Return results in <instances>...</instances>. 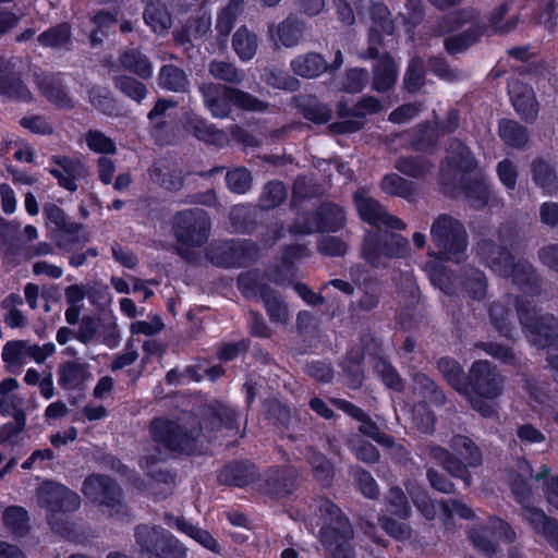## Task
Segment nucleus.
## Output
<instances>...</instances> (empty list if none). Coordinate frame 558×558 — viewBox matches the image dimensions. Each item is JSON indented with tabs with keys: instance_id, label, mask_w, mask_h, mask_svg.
I'll return each instance as SVG.
<instances>
[{
	"instance_id": "1",
	"label": "nucleus",
	"mask_w": 558,
	"mask_h": 558,
	"mask_svg": "<svg viewBox=\"0 0 558 558\" xmlns=\"http://www.w3.org/2000/svg\"><path fill=\"white\" fill-rule=\"evenodd\" d=\"M318 510L324 521L319 537L332 558H355L352 547L353 526L341 508L329 498L319 501Z\"/></svg>"
},
{
	"instance_id": "2",
	"label": "nucleus",
	"mask_w": 558,
	"mask_h": 558,
	"mask_svg": "<svg viewBox=\"0 0 558 558\" xmlns=\"http://www.w3.org/2000/svg\"><path fill=\"white\" fill-rule=\"evenodd\" d=\"M211 219L199 207L179 210L173 216L172 232L177 240L175 253L184 260H191L194 247H202L209 239Z\"/></svg>"
},
{
	"instance_id": "3",
	"label": "nucleus",
	"mask_w": 558,
	"mask_h": 558,
	"mask_svg": "<svg viewBox=\"0 0 558 558\" xmlns=\"http://www.w3.org/2000/svg\"><path fill=\"white\" fill-rule=\"evenodd\" d=\"M82 493L92 502L107 508L110 518L126 522L132 519V511L123 501V489L110 475L101 473L87 475L82 485Z\"/></svg>"
},
{
	"instance_id": "4",
	"label": "nucleus",
	"mask_w": 558,
	"mask_h": 558,
	"mask_svg": "<svg viewBox=\"0 0 558 558\" xmlns=\"http://www.w3.org/2000/svg\"><path fill=\"white\" fill-rule=\"evenodd\" d=\"M202 432L201 422L187 428L178 421L163 416L153 418L149 424L153 440L163 449L179 454L194 453Z\"/></svg>"
},
{
	"instance_id": "5",
	"label": "nucleus",
	"mask_w": 558,
	"mask_h": 558,
	"mask_svg": "<svg viewBox=\"0 0 558 558\" xmlns=\"http://www.w3.org/2000/svg\"><path fill=\"white\" fill-rule=\"evenodd\" d=\"M205 257L218 268H245L257 262L259 246L247 239L214 241L205 248Z\"/></svg>"
},
{
	"instance_id": "6",
	"label": "nucleus",
	"mask_w": 558,
	"mask_h": 558,
	"mask_svg": "<svg viewBox=\"0 0 558 558\" xmlns=\"http://www.w3.org/2000/svg\"><path fill=\"white\" fill-rule=\"evenodd\" d=\"M135 543L141 558H186L187 548L169 531L160 526H136Z\"/></svg>"
},
{
	"instance_id": "7",
	"label": "nucleus",
	"mask_w": 558,
	"mask_h": 558,
	"mask_svg": "<svg viewBox=\"0 0 558 558\" xmlns=\"http://www.w3.org/2000/svg\"><path fill=\"white\" fill-rule=\"evenodd\" d=\"M409 251V241L399 233L390 231L367 232L364 235L361 253L372 267L386 266L387 259L403 258Z\"/></svg>"
},
{
	"instance_id": "8",
	"label": "nucleus",
	"mask_w": 558,
	"mask_h": 558,
	"mask_svg": "<svg viewBox=\"0 0 558 558\" xmlns=\"http://www.w3.org/2000/svg\"><path fill=\"white\" fill-rule=\"evenodd\" d=\"M512 526L498 515H489L485 523L474 524L468 532L472 546L484 557L493 558L499 548V541L511 544L515 541Z\"/></svg>"
},
{
	"instance_id": "9",
	"label": "nucleus",
	"mask_w": 558,
	"mask_h": 558,
	"mask_svg": "<svg viewBox=\"0 0 558 558\" xmlns=\"http://www.w3.org/2000/svg\"><path fill=\"white\" fill-rule=\"evenodd\" d=\"M300 486V474L290 464L270 465L258 472L255 490L272 500H281L293 495Z\"/></svg>"
},
{
	"instance_id": "10",
	"label": "nucleus",
	"mask_w": 558,
	"mask_h": 558,
	"mask_svg": "<svg viewBox=\"0 0 558 558\" xmlns=\"http://www.w3.org/2000/svg\"><path fill=\"white\" fill-rule=\"evenodd\" d=\"M430 236L447 259L462 255L468 247L469 238L464 225L448 214H440L435 218Z\"/></svg>"
},
{
	"instance_id": "11",
	"label": "nucleus",
	"mask_w": 558,
	"mask_h": 558,
	"mask_svg": "<svg viewBox=\"0 0 558 558\" xmlns=\"http://www.w3.org/2000/svg\"><path fill=\"white\" fill-rule=\"evenodd\" d=\"M504 379L496 366L487 360H476L469 368L463 396L495 399L502 392Z\"/></svg>"
},
{
	"instance_id": "12",
	"label": "nucleus",
	"mask_w": 558,
	"mask_h": 558,
	"mask_svg": "<svg viewBox=\"0 0 558 558\" xmlns=\"http://www.w3.org/2000/svg\"><path fill=\"white\" fill-rule=\"evenodd\" d=\"M238 289L245 296H255L263 301L271 323H284L288 317V306L278 291L268 283L262 282L250 272L238 277Z\"/></svg>"
},
{
	"instance_id": "13",
	"label": "nucleus",
	"mask_w": 558,
	"mask_h": 558,
	"mask_svg": "<svg viewBox=\"0 0 558 558\" xmlns=\"http://www.w3.org/2000/svg\"><path fill=\"white\" fill-rule=\"evenodd\" d=\"M38 504L50 513H71L81 506L80 496L61 483L47 481L37 493Z\"/></svg>"
},
{
	"instance_id": "14",
	"label": "nucleus",
	"mask_w": 558,
	"mask_h": 558,
	"mask_svg": "<svg viewBox=\"0 0 558 558\" xmlns=\"http://www.w3.org/2000/svg\"><path fill=\"white\" fill-rule=\"evenodd\" d=\"M396 141L405 150L433 155L439 143V134L436 132L434 122L425 120L414 128L393 134Z\"/></svg>"
},
{
	"instance_id": "15",
	"label": "nucleus",
	"mask_w": 558,
	"mask_h": 558,
	"mask_svg": "<svg viewBox=\"0 0 558 558\" xmlns=\"http://www.w3.org/2000/svg\"><path fill=\"white\" fill-rule=\"evenodd\" d=\"M332 404L345 415L361 423L357 430L363 436L374 440L384 448L395 447L396 438L390 434L381 432L377 423L362 408L349 400L340 398L332 399Z\"/></svg>"
},
{
	"instance_id": "16",
	"label": "nucleus",
	"mask_w": 558,
	"mask_h": 558,
	"mask_svg": "<svg viewBox=\"0 0 558 558\" xmlns=\"http://www.w3.org/2000/svg\"><path fill=\"white\" fill-rule=\"evenodd\" d=\"M241 412L222 401L215 400L204 405L201 411V424L210 432L226 429L232 434L240 430Z\"/></svg>"
},
{
	"instance_id": "17",
	"label": "nucleus",
	"mask_w": 558,
	"mask_h": 558,
	"mask_svg": "<svg viewBox=\"0 0 558 558\" xmlns=\"http://www.w3.org/2000/svg\"><path fill=\"white\" fill-rule=\"evenodd\" d=\"M258 472L257 465L248 459L232 460L220 469L217 480L221 485L238 488L251 486L255 490Z\"/></svg>"
},
{
	"instance_id": "18",
	"label": "nucleus",
	"mask_w": 558,
	"mask_h": 558,
	"mask_svg": "<svg viewBox=\"0 0 558 558\" xmlns=\"http://www.w3.org/2000/svg\"><path fill=\"white\" fill-rule=\"evenodd\" d=\"M0 96L20 102H29L33 98L12 61L3 56H0Z\"/></svg>"
},
{
	"instance_id": "19",
	"label": "nucleus",
	"mask_w": 558,
	"mask_h": 558,
	"mask_svg": "<svg viewBox=\"0 0 558 558\" xmlns=\"http://www.w3.org/2000/svg\"><path fill=\"white\" fill-rule=\"evenodd\" d=\"M50 161L61 168L48 169L49 174L54 178L58 185L71 193L77 191V181L85 171V165L80 159H74L65 155H53Z\"/></svg>"
},
{
	"instance_id": "20",
	"label": "nucleus",
	"mask_w": 558,
	"mask_h": 558,
	"mask_svg": "<svg viewBox=\"0 0 558 558\" xmlns=\"http://www.w3.org/2000/svg\"><path fill=\"white\" fill-rule=\"evenodd\" d=\"M36 85L40 94L56 108L74 109L75 104L68 93L62 73H48L37 76Z\"/></svg>"
},
{
	"instance_id": "21",
	"label": "nucleus",
	"mask_w": 558,
	"mask_h": 558,
	"mask_svg": "<svg viewBox=\"0 0 558 558\" xmlns=\"http://www.w3.org/2000/svg\"><path fill=\"white\" fill-rule=\"evenodd\" d=\"M478 254L486 265L499 277H507L511 271V265L515 257L512 252L492 239L482 240L478 243Z\"/></svg>"
},
{
	"instance_id": "22",
	"label": "nucleus",
	"mask_w": 558,
	"mask_h": 558,
	"mask_svg": "<svg viewBox=\"0 0 558 558\" xmlns=\"http://www.w3.org/2000/svg\"><path fill=\"white\" fill-rule=\"evenodd\" d=\"M523 519L533 531L543 536L547 544L558 553V520L548 517L542 509L523 506Z\"/></svg>"
},
{
	"instance_id": "23",
	"label": "nucleus",
	"mask_w": 558,
	"mask_h": 558,
	"mask_svg": "<svg viewBox=\"0 0 558 558\" xmlns=\"http://www.w3.org/2000/svg\"><path fill=\"white\" fill-rule=\"evenodd\" d=\"M525 333L537 349L554 348L558 343V319L548 313L537 316Z\"/></svg>"
},
{
	"instance_id": "24",
	"label": "nucleus",
	"mask_w": 558,
	"mask_h": 558,
	"mask_svg": "<svg viewBox=\"0 0 558 558\" xmlns=\"http://www.w3.org/2000/svg\"><path fill=\"white\" fill-rule=\"evenodd\" d=\"M232 86L210 83L203 88L204 102L214 118L225 119L233 107Z\"/></svg>"
},
{
	"instance_id": "25",
	"label": "nucleus",
	"mask_w": 558,
	"mask_h": 558,
	"mask_svg": "<svg viewBox=\"0 0 558 558\" xmlns=\"http://www.w3.org/2000/svg\"><path fill=\"white\" fill-rule=\"evenodd\" d=\"M444 163L448 170L460 172L463 175L471 174L478 166L470 147L459 138H452L449 142Z\"/></svg>"
},
{
	"instance_id": "26",
	"label": "nucleus",
	"mask_w": 558,
	"mask_h": 558,
	"mask_svg": "<svg viewBox=\"0 0 558 558\" xmlns=\"http://www.w3.org/2000/svg\"><path fill=\"white\" fill-rule=\"evenodd\" d=\"M293 106L305 120L316 125L327 124L332 118L329 105L313 94L294 96Z\"/></svg>"
},
{
	"instance_id": "27",
	"label": "nucleus",
	"mask_w": 558,
	"mask_h": 558,
	"mask_svg": "<svg viewBox=\"0 0 558 558\" xmlns=\"http://www.w3.org/2000/svg\"><path fill=\"white\" fill-rule=\"evenodd\" d=\"M460 186L470 207L473 209L482 210L488 205L492 187L485 178H466L462 175Z\"/></svg>"
},
{
	"instance_id": "28",
	"label": "nucleus",
	"mask_w": 558,
	"mask_h": 558,
	"mask_svg": "<svg viewBox=\"0 0 558 558\" xmlns=\"http://www.w3.org/2000/svg\"><path fill=\"white\" fill-rule=\"evenodd\" d=\"M487 32L488 27L486 24L476 22L466 29L445 38V50L451 56L461 53L478 43Z\"/></svg>"
},
{
	"instance_id": "29",
	"label": "nucleus",
	"mask_w": 558,
	"mask_h": 558,
	"mask_svg": "<svg viewBox=\"0 0 558 558\" xmlns=\"http://www.w3.org/2000/svg\"><path fill=\"white\" fill-rule=\"evenodd\" d=\"M118 61L124 71L132 73L140 80L148 81L153 77V63L140 49L130 48L123 50L119 54Z\"/></svg>"
},
{
	"instance_id": "30",
	"label": "nucleus",
	"mask_w": 558,
	"mask_h": 558,
	"mask_svg": "<svg viewBox=\"0 0 558 558\" xmlns=\"http://www.w3.org/2000/svg\"><path fill=\"white\" fill-rule=\"evenodd\" d=\"M398 70L396 62L389 52H384L377 58L373 69L372 87L378 93L390 90L397 82Z\"/></svg>"
},
{
	"instance_id": "31",
	"label": "nucleus",
	"mask_w": 558,
	"mask_h": 558,
	"mask_svg": "<svg viewBox=\"0 0 558 558\" xmlns=\"http://www.w3.org/2000/svg\"><path fill=\"white\" fill-rule=\"evenodd\" d=\"M380 190L392 197H401L409 203H414L418 195V186L398 173H386L380 181Z\"/></svg>"
},
{
	"instance_id": "32",
	"label": "nucleus",
	"mask_w": 558,
	"mask_h": 558,
	"mask_svg": "<svg viewBox=\"0 0 558 558\" xmlns=\"http://www.w3.org/2000/svg\"><path fill=\"white\" fill-rule=\"evenodd\" d=\"M175 102L171 99L158 98L147 114L150 123V134L158 145L169 144L168 123L163 119L166 111L174 107Z\"/></svg>"
},
{
	"instance_id": "33",
	"label": "nucleus",
	"mask_w": 558,
	"mask_h": 558,
	"mask_svg": "<svg viewBox=\"0 0 558 558\" xmlns=\"http://www.w3.org/2000/svg\"><path fill=\"white\" fill-rule=\"evenodd\" d=\"M89 376L87 365L78 361H65L58 367V385L63 390L81 389Z\"/></svg>"
},
{
	"instance_id": "34",
	"label": "nucleus",
	"mask_w": 558,
	"mask_h": 558,
	"mask_svg": "<svg viewBox=\"0 0 558 558\" xmlns=\"http://www.w3.org/2000/svg\"><path fill=\"white\" fill-rule=\"evenodd\" d=\"M291 70L303 78H316L327 71V61L318 52L299 54L290 62Z\"/></svg>"
},
{
	"instance_id": "35",
	"label": "nucleus",
	"mask_w": 558,
	"mask_h": 558,
	"mask_svg": "<svg viewBox=\"0 0 558 558\" xmlns=\"http://www.w3.org/2000/svg\"><path fill=\"white\" fill-rule=\"evenodd\" d=\"M480 12L474 8H461L441 15L436 22V31L439 34H450L461 29L465 24L477 21Z\"/></svg>"
},
{
	"instance_id": "36",
	"label": "nucleus",
	"mask_w": 558,
	"mask_h": 558,
	"mask_svg": "<svg viewBox=\"0 0 558 558\" xmlns=\"http://www.w3.org/2000/svg\"><path fill=\"white\" fill-rule=\"evenodd\" d=\"M43 215L47 223H52L62 233L70 235L69 242H78L75 235L82 230V225L70 221L68 215L54 203L47 202L43 207Z\"/></svg>"
},
{
	"instance_id": "37",
	"label": "nucleus",
	"mask_w": 558,
	"mask_h": 558,
	"mask_svg": "<svg viewBox=\"0 0 558 558\" xmlns=\"http://www.w3.org/2000/svg\"><path fill=\"white\" fill-rule=\"evenodd\" d=\"M498 135L506 146L519 150L524 149L530 141L526 126L507 118L498 121Z\"/></svg>"
},
{
	"instance_id": "38",
	"label": "nucleus",
	"mask_w": 558,
	"mask_h": 558,
	"mask_svg": "<svg viewBox=\"0 0 558 558\" xmlns=\"http://www.w3.org/2000/svg\"><path fill=\"white\" fill-rule=\"evenodd\" d=\"M314 213L317 232H337L343 227V210L335 203H323Z\"/></svg>"
},
{
	"instance_id": "39",
	"label": "nucleus",
	"mask_w": 558,
	"mask_h": 558,
	"mask_svg": "<svg viewBox=\"0 0 558 558\" xmlns=\"http://www.w3.org/2000/svg\"><path fill=\"white\" fill-rule=\"evenodd\" d=\"M158 85L160 88L173 93H185L190 81L183 69L172 63L163 64L158 72Z\"/></svg>"
},
{
	"instance_id": "40",
	"label": "nucleus",
	"mask_w": 558,
	"mask_h": 558,
	"mask_svg": "<svg viewBox=\"0 0 558 558\" xmlns=\"http://www.w3.org/2000/svg\"><path fill=\"white\" fill-rule=\"evenodd\" d=\"M373 369L387 389L395 392L404 391L405 385L403 378L392 363L385 356L374 355Z\"/></svg>"
},
{
	"instance_id": "41",
	"label": "nucleus",
	"mask_w": 558,
	"mask_h": 558,
	"mask_svg": "<svg viewBox=\"0 0 558 558\" xmlns=\"http://www.w3.org/2000/svg\"><path fill=\"white\" fill-rule=\"evenodd\" d=\"M189 129L198 141L206 144L222 147L229 142L226 132L217 129L213 123H208L204 118L195 117L192 119L189 122Z\"/></svg>"
},
{
	"instance_id": "42",
	"label": "nucleus",
	"mask_w": 558,
	"mask_h": 558,
	"mask_svg": "<svg viewBox=\"0 0 558 558\" xmlns=\"http://www.w3.org/2000/svg\"><path fill=\"white\" fill-rule=\"evenodd\" d=\"M533 182L544 192L549 193L558 183L557 170L554 163L543 157L535 158L531 163Z\"/></svg>"
},
{
	"instance_id": "43",
	"label": "nucleus",
	"mask_w": 558,
	"mask_h": 558,
	"mask_svg": "<svg viewBox=\"0 0 558 558\" xmlns=\"http://www.w3.org/2000/svg\"><path fill=\"white\" fill-rule=\"evenodd\" d=\"M437 369L446 383L460 395L465 391L466 375L462 365L451 356H442L437 361Z\"/></svg>"
},
{
	"instance_id": "44",
	"label": "nucleus",
	"mask_w": 558,
	"mask_h": 558,
	"mask_svg": "<svg viewBox=\"0 0 558 558\" xmlns=\"http://www.w3.org/2000/svg\"><path fill=\"white\" fill-rule=\"evenodd\" d=\"M461 283L466 294L475 301H482L487 293V278L481 269L469 266L462 270Z\"/></svg>"
},
{
	"instance_id": "45",
	"label": "nucleus",
	"mask_w": 558,
	"mask_h": 558,
	"mask_svg": "<svg viewBox=\"0 0 558 558\" xmlns=\"http://www.w3.org/2000/svg\"><path fill=\"white\" fill-rule=\"evenodd\" d=\"M143 19L155 34H163L172 25L170 12L160 2L148 3L144 9Z\"/></svg>"
},
{
	"instance_id": "46",
	"label": "nucleus",
	"mask_w": 558,
	"mask_h": 558,
	"mask_svg": "<svg viewBox=\"0 0 558 558\" xmlns=\"http://www.w3.org/2000/svg\"><path fill=\"white\" fill-rule=\"evenodd\" d=\"M450 448L456 456L464 460L471 468H477L483 462V456L477 445L465 435H454Z\"/></svg>"
},
{
	"instance_id": "47",
	"label": "nucleus",
	"mask_w": 558,
	"mask_h": 558,
	"mask_svg": "<svg viewBox=\"0 0 558 558\" xmlns=\"http://www.w3.org/2000/svg\"><path fill=\"white\" fill-rule=\"evenodd\" d=\"M232 47L240 60L248 61L256 54L258 47L257 36L245 25H242L233 34Z\"/></svg>"
},
{
	"instance_id": "48",
	"label": "nucleus",
	"mask_w": 558,
	"mask_h": 558,
	"mask_svg": "<svg viewBox=\"0 0 558 558\" xmlns=\"http://www.w3.org/2000/svg\"><path fill=\"white\" fill-rule=\"evenodd\" d=\"M113 86L126 98L141 104L147 96V86L140 78L128 74L113 76Z\"/></svg>"
},
{
	"instance_id": "49",
	"label": "nucleus",
	"mask_w": 558,
	"mask_h": 558,
	"mask_svg": "<svg viewBox=\"0 0 558 558\" xmlns=\"http://www.w3.org/2000/svg\"><path fill=\"white\" fill-rule=\"evenodd\" d=\"M433 165L423 156H401L395 161V169L403 175L413 179L425 178Z\"/></svg>"
},
{
	"instance_id": "50",
	"label": "nucleus",
	"mask_w": 558,
	"mask_h": 558,
	"mask_svg": "<svg viewBox=\"0 0 558 558\" xmlns=\"http://www.w3.org/2000/svg\"><path fill=\"white\" fill-rule=\"evenodd\" d=\"M426 83V69L422 58H412L405 69L402 84L407 93L417 94Z\"/></svg>"
},
{
	"instance_id": "51",
	"label": "nucleus",
	"mask_w": 558,
	"mask_h": 558,
	"mask_svg": "<svg viewBox=\"0 0 558 558\" xmlns=\"http://www.w3.org/2000/svg\"><path fill=\"white\" fill-rule=\"evenodd\" d=\"M353 198L360 218L371 226H380V219L385 213L380 203L374 197L357 192L354 194Z\"/></svg>"
},
{
	"instance_id": "52",
	"label": "nucleus",
	"mask_w": 558,
	"mask_h": 558,
	"mask_svg": "<svg viewBox=\"0 0 558 558\" xmlns=\"http://www.w3.org/2000/svg\"><path fill=\"white\" fill-rule=\"evenodd\" d=\"M506 278H511L513 284L522 291H534L538 288L534 269L527 262L514 259Z\"/></svg>"
},
{
	"instance_id": "53",
	"label": "nucleus",
	"mask_w": 558,
	"mask_h": 558,
	"mask_svg": "<svg viewBox=\"0 0 558 558\" xmlns=\"http://www.w3.org/2000/svg\"><path fill=\"white\" fill-rule=\"evenodd\" d=\"M3 524L13 534L25 536L29 532V517L25 508L21 506H9L2 514Z\"/></svg>"
},
{
	"instance_id": "54",
	"label": "nucleus",
	"mask_w": 558,
	"mask_h": 558,
	"mask_svg": "<svg viewBox=\"0 0 558 558\" xmlns=\"http://www.w3.org/2000/svg\"><path fill=\"white\" fill-rule=\"evenodd\" d=\"M360 341L361 345L350 347L347 350L343 356V363L354 364L356 366L364 365L365 354L369 353L374 356L375 354L372 353V350L377 351L380 349L378 339L371 333L363 335Z\"/></svg>"
},
{
	"instance_id": "55",
	"label": "nucleus",
	"mask_w": 558,
	"mask_h": 558,
	"mask_svg": "<svg viewBox=\"0 0 558 558\" xmlns=\"http://www.w3.org/2000/svg\"><path fill=\"white\" fill-rule=\"evenodd\" d=\"M71 26L68 23H60L40 33L37 41L43 47L61 48L71 43Z\"/></svg>"
},
{
	"instance_id": "56",
	"label": "nucleus",
	"mask_w": 558,
	"mask_h": 558,
	"mask_svg": "<svg viewBox=\"0 0 558 558\" xmlns=\"http://www.w3.org/2000/svg\"><path fill=\"white\" fill-rule=\"evenodd\" d=\"M287 198V187L280 180L268 181L259 196L258 204L264 210H271L281 205Z\"/></svg>"
},
{
	"instance_id": "57",
	"label": "nucleus",
	"mask_w": 558,
	"mask_h": 558,
	"mask_svg": "<svg viewBox=\"0 0 558 558\" xmlns=\"http://www.w3.org/2000/svg\"><path fill=\"white\" fill-rule=\"evenodd\" d=\"M149 179L166 191L178 192L183 187L184 179L178 170L165 171L156 165L148 169Z\"/></svg>"
},
{
	"instance_id": "58",
	"label": "nucleus",
	"mask_w": 558,
	"mask_h": 558,
	"mask_svg": "<svg viewBox=\"0 0 558 558\" xmlns=\"http://www.w3.org/2000/svg\"><path fill=\"white\" fill-rule=\"evenodd\" d=\"M415 384L420 393L432 404L436 407L445 405L447 398L442 388L428 375L418 373L415 376Z\"/></svg>"
},
{
	"instance_id": "59",
	"label": "nucleus",
	"mask_w": 558,
	"mask_h": 558,
	"mask_svg": "<svg viewBox=\"0 0 558 558\" xmlns=\"http://www.w3.org/2000/svg\"><path fill=\"white\" fill-rule=\"evenodd\" d=\"M90 105L106 116H113L118 111L117 100L110 92L102 86H93L88 90Z\"/></svg>"
},
{
	"instance_id": "60",
	"label": "nucleus",
	"mask_w": 558,
	"mask_h": 558,
	"mask_svg": "<svg viewBox=\"0 0 558 558\" xmlns=\"http://www.w3.org/2000/svg\"><path fill=\"white\" fill-rule=\"evenodd\" d=\"M387 510L399 519L407 520L411 515V506L404 492L399 486H392L386 497Z\"/></svg>"
},
{
	"instance_id": "61",
	"label": "nucleus",
	"mask_w": 558,
	"mask_h": 558,
	"mask_svg": "<svg viewBox=\"0 0 558 558\" xmlns=\"http://www.w3.org/2000/svg\"><path fill=\"white\" fill-rule=\"evenodd\" d=\"M311 466L314 478L322 487L328 488L332 485L336 470L331 460L319 453L312 458Z\"/></svg>"
},
{
	"instance_id": "62",
	"label": "nucleus",
	"mask_w": 558,
	"mask_h": 558,
	"mask_svg": "<svg viewBox=\"0 0 558 558\" xmlns=\"http://www.w3.org/2000/svg\"><path fill=\"white\" fill-rule=\"evenodd\" d=\"M226 183L232 193L243 195L252 189L253 177L245 167H236L227 172Z\"/></svg>"
},
{
	"instance_id": "63",
	"label": "nucleus",
	"mask_w": 558,
	"mask_h": 558,
	"mask_svg": "<svg viewBox=\"0 0 558 558\" xmlns=\"http://www.w3.org/2000/svg\"><path fill=\"white\" fill-rule=\"evenodd\" d=\"M476 348L505 365H514L517 356L511 347L495 341H480Z\"/></svg>"
},
{
	"instance_id": "64",
	"label": "nucleus",
	"mask_w": 558,
	"mask_h": 558,
	"mask_svg": "<svg viewBox=\"0 0 558 558\" xmlns=\"http://www.w3.org/2000/svg\"><path fill=\"white\" fill-rule=\"evenodd\" d=\"M512 105L517 113L525 122H532L538 113V104L533 92L519 93L512 98Z\"/></svg>"
}]
</instances>
